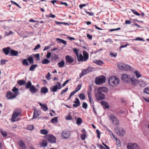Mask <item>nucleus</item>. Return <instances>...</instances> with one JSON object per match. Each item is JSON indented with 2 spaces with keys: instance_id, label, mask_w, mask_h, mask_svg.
<instances>
[{
  "instance_id": "obj_38",
  "label": "nucleus",
  "mask_w": 149,
  "mask_h": 149,
  "mask_svg": "<svg viewBox=\"0 0 149 149\" xmlns=\"http://www.w3.org/2000/svg\"><path fill=\"white\" fill-rule=\"evenodd\" d=\"M79 96L80 99L82 100H84L85 99V94L84 93H81L79 94Z\"/></svg>"
},
{
  "instance_id": "obj_50",
  "label": "nucleus",
  "mask_w": 149,
  "mask_h": 149,
  "mask_svg": "<svg viewBox=\"0 0 149 149\" xmlns=\"http://www.w3.org/2000/svg\"><path fill=\"white\" fill-rule=\"evenodd\" d=\"M34 128L33 125H30L28 126L27 129L29 130H32Z\"/></svg>"
},
{
  "instance_id": "obj_56",
  "label": "nucleus",
  "mask_w": 149,
  "mask_h": 149,
  "mask_svg": "<svg viewBox=\"0 0 149 149\" xmlns=\"http://www.w3.org/2000/svg\"><path fill=\"white\" fill-rule=\"evenodd\" d=\"M96 132H97V137L98 138V139H100V132L99 131V130H98V129H97L96 130Z\"/></svg>"
},
{
  "instance_id": "obj_25",
  "label": "nucleus",
  "mask_w": 149,
  "mask_h": 149,
  "mask_svg": "<svg viewBox=\"0 0 149 149\" xmlns=\"http://www.w3.org/2000/svg\"><path fill=\"white\" fill-rule=\"evenodd\" d=\"M39 105L41 106V108L43 111H46L48 110V108L46 104H43L39 102Z\"/></svg>"
},
{
  "instance_id": "obj_2",
  "label": "nucleus",
  "mask_w": 149,
  "mask_h": 149,
  "mask_svg": "<svg viewBox=\"0 0 149 149\" xmlns=\"http://www.w3.org/2000/svg\"><path fill=\"white\" fill-rule=\"evenodd\" d=\"M108 82L109 84L112 87L116 86L119 83V79L115 76H112L109 78Z\"/></svg>"
},
{
  "instance_id": "obj_26",
  "label": "nucleus",
  "mask_w": 149,
  "mask_h": 149,
  "mask_svg": "<svg viewBox=\"0 0 149 149\" xmlns=\"http://www.w3.org/2000/svg\"><path fill=\"white\" fill-rule=\"evenodd\" d=\"M30 91L32 93H36L37 91V89L33 85H32L29 88Z\"/></svg>"
},
{
  "instance_id": "obj_3",
  "label": "nucleus",
  "mask_w": 149,
  "mask_h": 149,
  "mask_svg": "<svg viewBox=\"0 0 149 149\" xmlns=\"http://www.w3.org/2000/svg\"><path fill=\"white\" fill-rule=\"evenodd\" d=\"M22 113L21 109H16L14 110L12 115L11 120L13 122L18 121L19 120L17 118Z\"/></svg>"
},
{
  "instance_id": "obj_34",
  "label": "nucleus",
  "mask_w": 149,
  "mask_h": 149,
  "mask_svg": "<svg viewBox=\"0 0 149 149\" xmlns=\"http://www.w3.org/2000/svg\"><path fill=\"white\" fill-rule=\"evenodd\" d=\"M64 64L65 62L63 60L58 63V66L61 68L63 67L64 65Z\"/></svg>"
},
{
  "instance_id": "obj_41",
  "label": "nucleus",
  "mask_w": 149,
  "mask_h": 149,
  "mask_svg": "<svg viewBox=\"0 0 149 149\" xmlns=\"http://www.w3.org/2000/svg\"><path fill=\"white\" fill-rule=\"evenodd\" d=\"M58 119L57 117H55L51 120V122L52 123H57Z\"/></svg>"
},
{
  "instance_id": "obj_11",
  "label": "nucleus",
  "mask_w": 149,
  "mask_h": 149,
  "mask_svg": "<svg viewBox=\"0 0 149 149\" xmlns=\"http://www.w3.org/2000/svg\"><path fill=\"white\" fill-rule=\"evenodd\" d=\"M46 139L51 143H55L56 142V137L52 134H49L46 136Z\"/></svg>"
},
{
  "instance_id": "obj_59",
  "label": "nucleus",
  "mask_w": 149,
  "mask_h": 149,
  "mask_svg": "<svg viewBox=\"0 0 149 149\" xmlns=\"http://www.w3.org/2000/svg\"><path fill=\"white\" fill-rule=\"evenodd\" d=\"M54 56L53 55L52 56V59L53 60H55L57 59L58 58V56L55 54H54Z\"/></svg>"
},
{
  "instance_id": "obj_23",
  "label": "nucleus",
  "mask_w": 149,
  "mask_h": 149,
  "mask_svg": "<svg viewBox=\"0 0 149 149\" xmlns=\"http://www.w3.org/2000/svg\"><path fill=\"white\" fill-rule=\"evenodd\" d=\"M18 90V89L15 87H14L12 89V91L13 92V93L16 97L18 95V93L19 92Z\"/></svg>"
},
{
  "instance_id": "obj_53",
  "label": "nucleus",
  "mask_w": 149,
  "mask_h": 149,
  "mask_svg": "<svg viewBox=\"0 0 149 149\" xmlns=\"http://www.w3.org/2000/svg\"><path fill=\"white\" fill-rule=\"evenodd\" d=\"M47 145V143L45 141H43L41 143V146H46Z\"/></svg>"
},
{
  "instance_id": "obj_5",
  "label": "nucleus",
  "mask_w": 149,
  "mask_h": 149,
  "mask_svg": "<svg viewBox=\"0 0 149 149\" xmlns=\"http://www.w3.org/2000/svg\"><path fill=\"white\" fill-rule=\"evenodd\" d=\"M94 70L93 68L88 67L87 68L83 69L81 72L80 74V78H81L84 75L86 74L87 73L93 71Z\"/></svg>"
},
{
  "instance_id": "obj_47",
  "label": "nucleus",
  "mask_w": 149,
  "mask_h": 149,
  "mask_svg": "<svg viewBox=\"0 0 149 149\" xmlns=\"http://www.w3.org/2000/svg\"><path fill=\"white\" fill-rule=\"evenodd\" d=\"M143 92L145 93L149 94V87L144 88L143 90Z\"/></svg>"
},
{
  "instance_id": "obj_20",
  "label": "nucleus",
  "mask_w": 149,
  "mask_h": 149,
  "mask_svg": "<svg viewBox=\"0 0 149 149\" xmlns=\"http://www.w3.org/2000/svg\"><path fill=\"white\" fill-rule=\"evenodd\" d=\"M131 80L132 82V84L133 85L135 86L138 84L139 80L135 79L134 77H132L131 79Z\"/></svg>"
},
{
  "instance_id": "obj_51",
  "label": "nucleus",
  "mask_w": 149,
  "mask_h": 149,
  "mask_svg": "<svg viewBox=\"0 0 149 149\" xmlns=\"http://www.w3.org/2000/svg\"><path fill=\"white\" fill-rule=\"evenodd\" d=\"M1 133L3 137H6L7 136V132L5 131H1Z\"/></svg>"
},
{
  "instance_id": "obj_19",
  "label": "nucleus",
  "mask_w": 149,
  "mask_h": 149,
  "mask_svg": "<svg viewBox=\"0 0 149 149\" xmlns=\"http://www.w3.org/2000/svg\"><path fill=\"white\" fill-rule=\"evenodd\" d=\"M74 103H75V104H73V106L74 107H77L79 106L80 104L79 100L77 97L75 98V100L74 101Z\"/></svg>"
},
{
  "instance_id": "obj_16",
  "label": "nucleus",
  "mask_w": 149,
  "mask_h": 149,
  "mask_svg": "<svg viewBox=\"0 0 149 149\" xmlns=\"http://www.w3.org/2000/svg\"><path fill=\"white\" fill-rule=\"evenodd\" d=\"M65 60L66 62L69 63H71L74 61V59L73 57L69 55L66 56Z\"/></svg>"
},
{
  "instance_id": "obj_48",
  "label": "nucleus",
  "mask_w": 149,
  "mask_h": 149,
  "mask_svg": "<svg viewBox=\"0 0 149 149\" xmlns=\"http://www.w3.org/2000/svg\"><path fill=\"white\" fill-rule=\"evenodd\" d=\"M84 134L81 135V139L83 140H84L85 139V138L86 137V134H85V131L84 130Z\"/></svg>"
},
{
  "instance_id": "obj_64",
  "label": "nucleus",
  "mask_w": 149,
  "mask_h": 149,
  "mask_svg": "<svg viewBox=\"0 0 149 149\" xmlns=\"http://www.w3.org/2000/svg\"><path fill=\"white\" fill-rule=\"evenodd\" d=\"M132 11L135 15L139 16L140 15L139 13H138L137 11H136L135 10H132Z\"/></svg>"
},
{
  "instance_id": "obj_21",
  "label": "nucleus",
  "mask_w": 149,
  "mask_h": 149,
  "mask_svg": "<svg viewBox=\"0 0 149 149\" xmlns=\"http://www.w3.org/2000/svg\"><path fill=\"white\" fill-rule=\"evenodd\" d=\"M100 103L101 105L104 107V109H107L109 108V105L108 103L106 101H102Z\"/></svg>"
},
{
  "instance_id": "obj_43",
  "label": "nucleus",
  "mask_w": 149,
  "mask_h": 149,
  "mask_svg": "<svg viewBox=\"0 0 149 149\" xmlns=\"http://www.w3.org/2000/svg\"><path fill=\"white\" fill-rule=\"evenodd\" d=\"M27 59L30 64H32L33 63V58L31 56H30Z\"/></svg>"
},
{
  "instance_id": "obj_28",
  "label": "nucleus",
  "mask_w": 149,
  "mask_h": 149,
  "mask_svg": "<svg viewBox=\"0 0 149 149\" xmlns=\"http://www.w3.org/2000/svg\"><path fill=\"white\" fill-rule=\"evenodd\" d=\"M125 65L123 63H119L117 64V66L119 69L124 70Z\"/></svg>"
},
{
  "instance_id": "obj_42",
  "label": "nucleus",
  "mask_w": 149,
  "mask_h": 149,
  "mask_svg": "<svg viewBox=\"0 0 149 149\" xmlns=\"http://www.w3.org/2000/svg\"><path fill=\"white\" fill-rule=\"evenodd\" d=\"M94 62L95 63L99 65H102L104 63L102 61L99 60H96Z\"/></svg>"
},
{
  "instance_id": "obj_13",
  "label": "nucleus",
  "mask_w": 149,
  "mask_h": 149,
  "mask_svg": "<svg viewBox=\"0 0 149 149\" xmlns=\"http://www.w3.org/2000/svg\"><path fill=\"white\" fill-rule=\"evenodd\" d=\"M91 92V88H90V89H88L87 91L88 96L90 103L91 104L92 103L93 104L94 103V102L92 98Z\"/></svg>"
},
{
  "instance_id": "obj_18",
  "label": "nucleus",
  "mask_w": 149,
  "mask_h": 149,
  "mask_svg": "<svg viewBox=\"0 0 149 149\" xmlns=\"http://www.w3.org/2000/svg\"><path fill=\"white\" fill-rule=\"evenodd\" d=\"M11 48L10 47H7L6 48H3L2 49L3 51L6 55L8 54L10 52V51H11Z\"/></svg>"
},
{
  "instance_id": "obj_33",
  "label": "nucleus",
  "mask_w": 149,
  "mask_h": 149,
  "mask_svg": "<svg viewBox=\"0 0 149 149\" xmlns=\"http://www.w3.org/2000/svg\"><path fill=\"white\" fill-rule=\"evenodd\" d=\"M17 83L20 86L24 85L26 84V81L25 80H21L17 81Z\"/></svg>"
},
{
  "instance_id": "obj_46",
  "label": "nucleus",
  "mask_w": 149,
  "mask_h": 149,
  "mask_svg": "<svg viewBox=\"0 0 149 149\" xmlns=\"http://www.w3.org/2000/svg\"><path fill=\"white\" fill-rule=\"evenodd\" d=\"M116 144L117 146L119 147L120 146H121V143L120 140L118 139H117L116 140Z\"/></svg>"
},
{
  "instance_id": "obj_14",
  "label": "nucleus",
  "mask_w": 149,
  "mask_h": 149,
  "mask_svg": "<svg viewBox=\"0 0 149 149\" xmlns=\"http://www.w3.org/2000/svg\"><path fill=\"white\" fill-rule=\"evenodd\" d=\"M115 131L116 132L117 134L121 136H123L125 133V131L122 127H120L118 129V130L116 131L115 130Z\"/></svg>"
},
{
  "instance_id": "obj_40",
  "label": "nucleus",
  "mask_w": 149,
  "mask_h": 149,
  "mask_svg": "<svg viewBox=\"0 0 149 149\" xmlns=\"http://www.w3.org/2000/svg\"><path fill=\"white\" fill-rule=\"evenodd\" d=\"M40 132L41 134L44 135H46L48 133V131L45 129L41 130L40 131Z\"/></svg>"
},
{
  "instance_id": "obj_6",
  "label": "nucleus",
  "mask_w": 149,
  "mask_h": 149,
  "mask_svg": "<svg viewBox=\"0 0 149 149\" xmlns=\"http://www.w3.org/2000/svg\"><path fill=\"white\" fill-rule=\"evenodd\" d=\"M96 99L97 100H101L105 98V95L102 93L97 90V92L95 93Z\"/></svg>"
},
{
  "instance_id": "obj_60",
  "label": "nucleus",
  "mask_w": 149,
  "mask_h": 149,
  "mask_svg": "<svg viewBox=\"0 0 149 149\" xmlns=\"http://www.w3.org/2000/svg\"><path fill=\"white\" fill-rule=\"evenodd\" d=\"M82 107L85 109H86L87 107V104L85 102H84L82 104Z\"/></svg>"
},
{
  "instance_id": "obj_36",
  "label": "nucleus",
  "mask_w": 149,
  "mask_h": 149,
  "mask_svg": "<svg viewBox=\"0 0 149 149\" xmlns=\"http://www.w3.org/2000/svg\"><path fill=\"white\" fill-rule=\"evenodd\" d=\"M138 84L141 86L143 87L145 86L146 83L141 80L139 81Z\"/></svg>"
},
{
  "instance_id": "obj_27",
  "label": "nucleus",
  "mask_w": 149,
  "mask_h": 149,
  "mask_svg": "<svg viewBox=\"0 0 149 149\" xmlns=\"http://www.w3.org/2000/svg\"><path fill=\"white\" fill-rule=\"evenodd\" d=\"M56 41L58 43H62L64 45H67L66 42L63 39H60L59 38H57L56 39Z\"/></svg>"
},
{
  "instance_id": "obj_15",
  "label": "nucleus",
  "mask_w": 149,
  "mask_h": 149,
  "mask_svg": "<svg viewBox=\"0 0 149 149\" xmlns=\"http://www.w3.org/2000/svg\"><path fill=\"white\" fill-rule=\"evenodd\" d=\"M6 96L8 100H11L15 98L16 97L10 91H8L6 94Z\"/></svg>"
},
{
  "instance_id": "obj_45",
  "label": "nucleus",
  "mask_w": 149,
  "mask_h": 149,
  "mask_svg": "<svg viewBox=\"0 0 149 149\" xmlns=\"http://www.w3.org/2000/svg\"><path fill=\"white\" fill-rule=\"evenodd\" d=\"M82 122V120L81 118H78L77 120L76 123L77 125H80L81 124Z\"/></svg>"
},
{
  "instance_id": "obj_8",
  "label": "nucleus",
  "mask_w": 149,
  "mask_h": 149,
  "mask_svg": "<svg viewBox=\"0 0 149 149\" xmlns=\"http://www.w3.org/2000/svg\"><path fill=\"white\" fill-rule=\"evenodd\" d=\"M62 86L60 82H57L56 85L54 86L51 87L50 88V90L51 91L53 92H55L58 89H60L61 88Z\"/></svg>"
},
{
  "instance_id": "obj_30",
  "label": "nucleus",
  "mask_w": 149,
  "mask_h": 149,
  "mask_svg": "<svg viewBox=\"0 0 149 149\" xmlns=\"http://www.w3.org/2000/svg\"><path fill=\"white\" fill-rule=\"evenodd\" d=\"M133 70V68L130 66L128 65H125V67L124 68L123 70L125 71L128 70Z\"/></svg>"
},
{
  "instance_id": "obj_58",
  "label": "nucleus",
  "mask_w": 149,
  "mask_h": 149,
  "mask_svg": "<svg viewBox=\"0 0 149 149\" xmlns=\"http://www.w3.org/2000/svg\"><path fill=\"white\" fill-rule=\"evenodd\" d=\"M51 45H49V46H45L43 49V51H45L51 48Z\"/></svg>"
},
{
  "instance_id": "obj_17",
  "label": "nucleus",
  "mask_w": 149,
  "mask_h": 149,
  "mask_svg": "<svg viewBox=\"0 0 149 149\" xmlns=\"http://www.w3.org/2000/svg\"><path fill=\"white\" fill-rule=\"evenodd\" d=\"M97 90L101 93L104 92V93H107L108 91V89L106 87H103L98 88Z\"/></svg>"
},
{
  "instance_id": "obj_39",
  "label": "nucleus",
  "mask_w": 149,
  "mask_h": 149,
  "mask_svg": "<svg viewBox=\"0 0 149 149\" xmlns=\"http://www.w3.org/2000/svg\"><path fill=\"white\" fill-rule=\"evenodd\" d=\"M50 63L49 61L46 58H45L42 61V63L43 64H47Z\"/></svg>"
},
{
  "instance_id": "obj_57",
  "label": "nucleus",
  "mask_w": 149,
  "mask_h": 149,
  "mask_svg": "<svg viewBox=\"0 0 149 149\" xmlns=\"http://www.w3.org/2000/svg\"><path fill=\"white\" fill-rule=\"evenodd\" d=\"M40 45L39 44H38L35 46V47L33 49V50H36L39 49V48H40Z\"/></svg>"
},
{
  "instance_id": "obj_35",
  "label": "nucleus",
  "mask_w": 149,
  "mask_h": 149,
  "mask_svg": "<svg viewBox=\"0 0 149 149\" xmlns=\"http://www.w3.org/2000/svg\"><path fill=\"white\" fill-rule=\"evenodd\" d=\"M38 66L37 64L32 65L29 68V70L30 71H33Z\"/></svg>"
},
{
  "instance_id": "obj_29",
  "label": "nucleus",
  "mask_w": 149,
  "mask_h": 149,
  "mask_svg": "<svg viewBox=\"0 0 149 149\" xmlns=\"http://www.w3.org/2000/svg\"><path fill=\"white\" fill-rule=\"evenodd\" d=\"M18 54V52L17 51L13 49H11L10 51V54L11 56H16Z\"/></svg>"
},
{
  "instance_id": "obj_52",
  "label": "nucleus",
  "mask_w": 149,
  "mask_h": 149,
  "mask_svg": "<svg viewBox=\"0 0 149 149\" xmlns=\"http://www.w3.org/2000/svg\"><path fill=\"white\" fill-rule=\"evenodd\" d=\"M104 42L106 43H107L108 42L111 43L113 42L111 38H108L106 40H105Z\"/></svg>"
},
{
  "instance_id": "obj_32",
  "label": "nucleus",
  "mask_w": 149,
  "mask_h": 149,
  "mask_svg": "<svg viewBox=\"0 0 149 149\" xmlns=\"http://www.w3.org/2000/svg\"><path fill=\"white\" fill-rule=\"evenodd\" d=\"M25 84V87L27 89L30 88L32 86L31 82V81H28Z\"/></svg>"
},
{
  "instance_id": "obj_37",
  "label": "nucleus",
  "mask_w": 149,
  "mask_h": 149,
  "mask_svg": "<svg viewBox=\"0 0 149 149\" xmlns=\"http://www.w3.org/2000/svg\"><path fill=\"white\" fill-rule=\"evenodd\" d=\"M22 64L25 66H28L29 65V64L27 61V59H25L23 60L22 61Z\"/></svg>"
},
{
  "instance_id": "obj_4",
  "label": "nucleus",
  "mask_w": 149,
  "mask_h": 149,
  "mask_svg": "<svg viewBox=\"0 0 149 149\" xmlns=\"http://www.w3.org/2000/svg\"><path fill=\"white\" fill-rule=\"evenodd\" d=\"M105 80V77L104 76H101L95 78V82L97 85H100L104 83Z\"/></svg>"
},
{
  "instance_id": "obj_22",
  "label": "nucleus",
  "mask_w": 149,
  "mask_h": 149,
  "mask_svg": "<svg viewBox=\"0 0 149 149\" xmlns=\"http://www.w3.org/2000/svg\"><path fill=\"white\" fill-rule=\"evenodd\" d=\"M40 114V111L37 110L36 109L34 110L33 112V118H36L39 116Z\"/></svg>"
},
{
  "instance_id": "obj_49",
  "label": "nucleus",
  "mask_w": 149,
  "mask_h": 149,
  "mask_svg": "<svg viewBox=\"0 0 149 149\" xmlns=\"http://www.w3.org/2000/svg\"><path fill=\"white\" fill-rule=\"evenodd\" d=\"M81 86V85L79 84L78 86H77L76 88H75V91H76V92L79 91L80 89Z\"/></svg>"
},
{
  "instance_id": "obj_9",
  "label": "nucleus",
  "mask_w": 149,
  "mask_h": 149,
  "mask_svg": "<svg viewBox=\"0 0 149 149\" xmlns=\"http://www.w3.org/2000/svg\"><path fill=\"white\" fill-rule=\"evenodd\" d=\"M127 149H140L139 146L136 143H127Z\"/></svg>"
},
{
  "instance_id": "obj_54",
  "label": "nucleus",
  "mask_w": 149,
  "mask_h": 149,
  "mask_svg": "<svg viewBox=\"0 0 149 149\" xmlns=\"http://www.w3.org/2000/svg\"><path fill=\"white\" fill-rule=\"evenodd\" d=\"M68 88L67 87L66 88H65L64 89H63L62 90L61 93V95H62L64 93L66 92L68 90Z\"/></svg>"
},
{
  "instance_id": "obj_63",
  "label": "nucleus",
  "mask_w": 149,
  "mask_h": 149,
  "mask_svg": "<svg viewBox=\"0 0 149 149\" xmlns=\"http://www.w3.org/2000/svg\"><path fill=\"white\" fill-rule=\"evenodd\" d=\"M51 53L50 52H48L46 55V57L47 58H49L51 56Z\"/></svg>"
},
{
  "instance_id": "obj_62",
  "label": "nucleus",
  "mask_w": 149,
  "mask_h": 149,
  "mask_svg": "<svg viewBox=\"0 0 149 149\" xmlns=\"http://www.w3.org/2000/svg\"><path fill=\"white\" fill-rule=\"evenodd\" d=\"M70 80V79H68L65 81L62 84L63 86H64L66 85V84L69 82Z\"/></svg>"
},
{
  "instance_id": "obj_1",
  "label": "nucleus",
  "mask_w": 149,
  "mask_h": 149,
  "mask_svg": "<svg viewBox=\"0 0 149 149\" xmlns=\"http://www.w3.org/2000/svg\"><path fill=\"white\" fill-rule=\"evenodd\" d=\"M73 51L76 54L78 61L83 62L86 61L88 58L89 55L88 52L84 50L83 51V56L81 54L79 55V50L77 49L74 48Z\"/></svg>"
},
{
  "instance_id": "obj_31",
  "label": "nucleus",
  "mask_w": 149,
  "mask_h": 149,
  "mask_svg": "<svg viewBox=\"0 0 149 149\" xmlns=\"http://www.w3.org/2000/svg\"><path fill=\"white\" fill-rule=\"evenodd\" d=\"M48 91V88L45 87H42L41 89L40 92L41 93L45 94Z\"/></svg>"
},
{
  "instance_id": "obj_10",
  "label": "nucleus",
  "mask_w": 149,
  "mask_h": 149,
  "mask_svg": "<svg viewBox=\"0 0 149 149\" xmlns=\"http://www.w3.org/2000/svg\"><path fill=\"white\" fill-rule=\"evenodd\" d=\"M121 79L123 82L125 83H129L131 80L130 76L126 74H122Z\"/></svg>"
},
{
  "instance_id": "obj_61",
  "label": "nucleus",
  "mask_w": 149,
  "mask_h": 149,
  "mask_svg": "<svg viewBox=\"0 0 149 149\" xmlns=\"http://www.w3.org/2000/svg\"><path fill=\"white\" fill-rule=\"evenodd\" d=\"M51 74L49 72L48 73L47 76L46 77V78L48 80H49L50 78Z\"/></svg>"
},
{
  "instance_id": "obj_55",
  "label": "nucleus",
  "mask_w": 149,
  "mask_h": 149,
  "mask_svg": "<svg viewBox=\"0 0 149 149\" xmlns=\"http://www.w3.org/2000/svg\"><path fill=\"white\" fill-rule=\"evenodd\" d=\"M34 56L37 58V61H38L40 60V54H35Z\"/></svg>"
},
{
  "instance_id": "obj_24",
  "label": "nucleus",
  "mask_w": 149,
  "mask_h": 149,
  "mask_svg": "<svg viewBox=\"0 0 149 149\" xmlns=\"http://www.w3.org/2000/svg\"><path fill=\"white\" fill-rule=\"evenodd\" d=\"M18 144L20 148L21 149H25L26 146L23 142L20 141L18 142Z\"/></svg>"
},
{
  "instance_id": "obj_12",
  "label": "nucleus",
  "mask_w": 149,
  "mask_h": 149,
  "mask_svg": "<svg viewBox=\"0 0 149 149\" xmlns=\"http://www.w3.org/2000/svg\"><path fill=\"white\" fill-rule=\"evenodd\" d=\"M70 135V131L68 130H64L61 133V137L64 139L68 138Z\"/></svg>"
},
{
  "instance_id": "obj_7",
  "label": "nucleus",
  "mask_w": 149,
  "mask_h": 149,
  "mask_svg": "<svg viewBox=\"0 0 149 149\" xmlns=\"http://www.w3.org/2000/svg\"><path fill=\"white\" fill-rule=\"evenodd\" d=\"M109 116L110 120L114 125H119V120L116 117L112 114H110Z\"/></svg>"
},
{
  "instance_id": "obj_44",
  "label": "nucleus",
  "mask_w": 149,
  "mask_h": 149,
  "mask_svg": "<svg viewBox=\"0 0 149 149\" xmlns=\"http://www.w3.org/2000/svg\"><path fill=\"white\" fill-rule=\"evenodd\" d=\"M134 73L135 74L137 78H139L141 76L140 72L137 70L135 71L134 72Z\"/></svg>"
}]
</instances>
